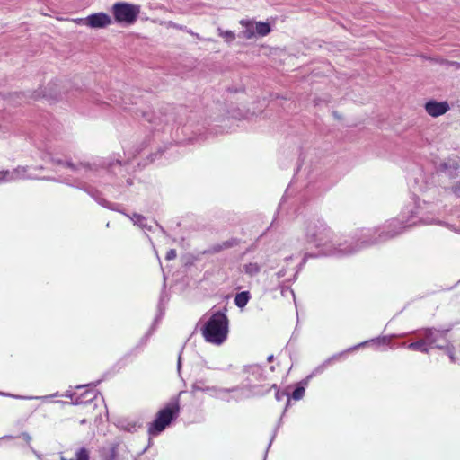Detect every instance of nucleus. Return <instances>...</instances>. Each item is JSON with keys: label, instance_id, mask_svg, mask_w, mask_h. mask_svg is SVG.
<instances>
[{"label": "nucleus", "instance_id": "nucleus-5", "mask_svg": "<svg viewBox=\"0 0 460 460\" xmlns=\"http://www.w3.org/2000/svg\"><path fill=\"white\" fill-rule=\"evenodd\" d=\"M425 111L426 112L434 118L439 117L447 113L450 107L447 102H437L435 100H430L425 103Z\"/></svg>", "mask_w": 460, "mask_h": 460}, {"label": "nucleus", "instance_id": "nucleus-15", "mask_svg": "<svg viewBox=\"0 0 460 460\" xmlns=\"http://www.w3.org/2000/svg\"><path fill=\"white\" fill-rule=\"evenodd\" d=\"M9 180H10V172L7 170L0 171V183L9 181Z\"/></svg>", "mask_w": 460, "mask_h": 460}, {"label": "nucleus", "instance_id": "nucleus-17", "mask_svg": "<svg viewBox=\"0 0 460 460\" xmlns=\"http://www.w3.org/2000/svg\"><path fill=\"white\" fill-rule=\"evenodd\" d=\"M176 256H177L176 251L174 249H171L170 251L167 252L165 258H166V260L170 261V260L175 259Z\"/></svg>", "mask_w": 460, "mask_h": 460}, {"label": "nucleus", "instance_id": "nucleus-1", "mask_svg": "<svg viewBox=\"0 0 460 460\" xmlns=\"http://www.w3.org/2000/svg\"><path fill=\"white\" fill-rule=\"evenodd\" d=\"M228 318L224 313H214L201 329L205 341L216 345L222 344L228 335Z\"/></svg>", "mask_w": 460, "mask_h": 460}, {"label": "nucleus", "instance_id": "nucleus-3", "mask_svg": "<svg viewBox=\"0 0 460 460\" xmlns=\"http://www.w3.org/2000/svg\"><path fill=\"white\" fill-rule=\"evenodd\" d=\"M332 234L331 227L323 219L310 223L305 232L307 242L317 247L326 245L331 241Z\"/></svg>", "mask_w": 460, "mask_h": 460}, {"label": "nucleus", "instance_id": "nucleus-2", "mask_svg": "<svg viewBox=\"0 0 460 460\" xmlns=\"http://www.w3.org/2000/svg\"><path fill=\"white\" fill-rule=\"evenodd\" d=\"M180 402L173 400L168 402L163 409L158 411L155 420L148 425V433L156 436L164 431L171 422L179 416Z\"/></svg>", "mask_w": 460, "mask_h": 460}, {"label": "nucleus", "instance_id": "nucleus-21", "mask_svg": "<svg viewBox=\"0 0 460 460\" xmlns=\"http://www.w3.org/2000/svg\"><path fill=\"white\" fill-rule=\"evenodd\" d=\"M67 166L71 167V168H74V165L71 163H67Z\"/></svg>", "mask_w": 460, "mask_h": 460}, {"label": "nucleus", "instance_id": "nucleus-6", "mask_svg": "<svg viewBox=\"0 0 460 460\" xmlns=\"http://www.w3.org/2000/svg\"><path fill=\"white\" fill-rule=\"evenodd\" d=\"M110 24H111V19L104 13H96L87 17L86 26L90 28H105Z\"/></svg>", "mask_w": 460, "mask_h": 460}, {"label": "nucleus", "instance_id": "nucleus-18", "mask_svg": "<svg viewBox=\"0 0 460 460\" xmlns=\"http://www.w3.org/2000/svg\"><path fill=\"white\" fill-rule=\"evenodd\" d=\"M73 22L77 25H86L87 17L86 18H76V19H74Z\"/></svg>", "mask_w": 460, "mask_h": 460}, {"label": "nucleus", "instance_id": "nucleus-14", "mask_svg": "<svg viewBox=\"0 0 460 460\" xmlns=\"http://www.w3.org/2000/svg\"><path fill=\"white\" fill-rule=\"evenodd\" d=\"M305 388H304V387H302V386H298V387H296V388L293 391V393H292V398H293L294 400H300V399H302V398H303V396H304V394H305Z\"/></svg>", "mask_w": 460, "mask_h": 460}, {"label": "nucleus", "instance_id": "nucleus-10", "mask_svg": "<svg viewBox=\"0 0 460 460\" xmlns=\"http://www.w3.org/2000/svg\"><path fill=\"white\" fill-rule=\"evenodd\" d=\"M239 243V241L237 239H231L224 242L222 244H217L213 247V251L216 252H218L224 249L232 248Z\"/></svg>", "mask_w": 460, "mask_h": 460}, {"label": "nucleus", "instance_id": "nucleus-4", "mask_svg": "<svg viewBox=\"0 0 460 460\" xmlns=\"http://www.w3.org/2000/svg\"><path fill=\"white\" fill-rule=\"evenodd\" d=\"M111 10L117 22L133 24L140 13V6L125 2H118L112 5Z\"/></svg>", "mask_w": 460, "mask_h": 460}, {"label": "nucleus", "instance_id": "nucleus-11", "mask_svg": "<svg viewBox=\"0 0 460 460\" xmlns=\"http://www.w3.org/2000/svg\"><path fill=\"white\" fill-rule=\"evenodd\" d=\"M409 349L411 350H417L421 352H428V346L425 341L420 340L409 344Z\"/></svg>", "mask_w": 460, "mask_h": 460}, {"label": "nucleus", "instance_id": "nucleus-13", "mask_svg": "<svg viewBox=\"0 0 460 460\" xmlns=\"http://www.w3.org/2000/svg\"><path fill=\"white\" fill-rule=\"evenodd\" d=\"M240 22L243 26L246 27V30L243 31V37L245 39H252L254 36V32L248 27L252 25V22L242 20Z\"/></svg>", "mask_w": 460, "mask_h": 460}, {"label": "nucleus", "instance_id": "nucleus-8", "mask_svg": "<svg viewBox=\"0 0 460 460\" xmlns=\"http://www.w3.org/2000/svg\"><path fill=\"white\" fill-rule=\"evenodd\" d=\"M245 274L252 277L260 273L261 266L257 262H249L243 266Z\"/></svg>", "mask_w": 460, "mask_h": 460}, {"label": "nucleus", "instance_id": "nucleus-19", "mask_svg": "<svg viewBox=\"0 0 460 460\" xmlns=\"http://www.w3.org/2000/svg\"><path fill=\"white\" fill-rule=\"evenodd\" d=\"M454 193L460 197V182L454 187Z\"/></svg>", "mask_w": 460, "mask_h": 460}, {"label": "nucleus", "instance_id": "nucleus-7", "mask_svg": "<svg viewBox=\"0 0 460 460\" xmlns=\"http://www.w3.org/2000/svg\"><path fill=\"white\" fill-rule=\"evenodd\" d=\"M249 299H250L249 292L243 291V292L238 293L235 296L234 303L238 307L243 308L247 305Z\"/></svg>", "mask_w": 460, "mask_h": 460}, {"label": "nucleus", "instance_id": "nucleus-12", "mask_svg": "<svg viewBox=\"0 0 460 460\" xmlns=\"http://www.w3.org/2000/svg\"><path fill=\"white\" fill-rule=\"evenodd\" d=\"M256 32L260 36H266L270 32V26L267 22H259L256 23Z\"/></svg>", "mask_w": 460, "mask_h": 460}, {"label": "nucleus", "instance_id": "nucleus-16", "mask_svg": "<svg viewBox=\"0 0 460 460\" xmlns=\"http://www.w3.org/2000/svg\"><path fill=\"white\" fill-rule=\"evenodd\" d=\"M221 36H223L226 39V40H228V41L234 40L235 38L234 33L232 32L231 31H226L221 33Z\"/></svg>", "mask_w": 460, "mask_h": 460}, {"label": "nucleus", "instance_id": "nucleus-9", "mask_svg": "<svg viewBox=\"0 0 460 460\" xmlns=\"http://www.w3.org/2000/svg\"><path fill=\"white\" fill-rule=\"evenodd\" d=\"M61 460H90V454L86 448L81 447L75 452V458L67 459L62 456Z\"/></svg>", "mask_w": 460, "mask_h": 460}, {"label": "nucleus", "instance_id": "nucleus-20", "mask_svg": "<svg viewBox=\"0 0 460 460\" xmlns=\"http://www.w3.org/2000/svg\"><path fill=\"white\" fill-rule=\"evenodd\" d=\"M273 360V355L268 357V361L271 362Z\"/></svg>", "mask_w": 460, "mask_h": 460}]
</instances>
